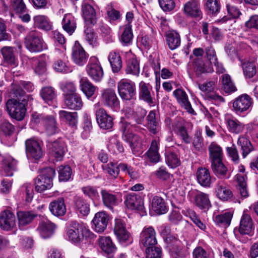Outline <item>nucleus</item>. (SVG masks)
<instances>
[{"instance_id":"f257e3e1","label":"nucleus","mask_w":258,"mask_h":258,"mask_svg":"<svg viewBox=\"0 0 258 258\" xmlns=\"http://www.w3.org/2000/svg\"><path fill=\"white\" fill-rule=\"evenodd\" d=\"M55 175L54 168L48 167L41 170L40 174L34 179L35 188L38 192H42L51 188L52 179Z\"/></svg>"},{"instance_id":"f03ea898","label":"nucleus","mask_w":258,"mask_h":258,"mask_svg":"<svg viewBox=\"0 0 258 258\" xmlns=\"http://www.w3.org/2000/svg\"><path fill=\"white\" fill-rule=\"evenodd\" d=\"M17 99H11L8 100L6 106L10 115L17 120H22L25 115L26 108L25 102L26 99L17 98Z\"/></svg>"},{"instance_id":"7ed1b4c3","label":"nucleus","mask_w":258,"mask_h":258,"mask_svg":"<svg viewBox=\"0 0 258 258\" xmlns=\"http://www.w3.org/2000/svg\"><path fill=\"white\" fill-rule=\"evenodd\" d=\"M24 44L27 49L32 52H38L47 49V45L40 33L36 31H32L28 34Z\"/></svg>"},{"instance_id":"20e7f679","label":"nucleus","mask_w":258,"mask_h":258,"mask_svg":"<svg viewBox=\"0 0 258 258\" xmlns=\"http://www.w3.org/2000/svg\"><path fill=\"white\" fill-rule=\"evenodd\" d=\"M90 231L85 226L79 224L76 221L70 223V228L67 231V236L69 240L75 243L82 241L84 237L89 235Z\"/></svg>"},{"instance_id":"39448f33","label":"nucleus","mask_w":258,"mask_h":258,"mask_svg":"<svg viewBox=\"0 0 258 258\" xmlns=\"http://www.w3.org/2000/svg\"><path fill=\"white\" fill-rule=\"evenodd\" d=\"M117 89L120 97L125 100L134 99L136 94L135 83L127 79H122L117 83Z\"/></svg>"},{"instance_id":"423d86ee","label":"nucleus","mask_w":258,"mask_h":258,"mask_svg":"<svg viewBox=\"0 0 258 258\" xmlns=\"http://www.w3.org/2000/svg\"><path fill=\"white\" fill-rule=\"evenodd\" d=\"M33 119L36 123L41 122L44 126L48 135H52L59 131L56 119L52 115L35 114L33 115Z\"/></svg>"},{"instance_id":"0eeeda50","label":"nucleus","mask_w":258,"mask_h":258,"mask_svg":"<svg viewBox=\"0 0 258 258\" xmlns=\"http://www.w3.org/2000/svg\"><path fill=\"white\" fill-rule=\"evenodd\" d=\"M114 233L120 243H131L133 241L130 232L126 228L124 221L121 219L116 218L114 220Z\"/></svg>"},{"instance_id":"6e6552de","label":"nucleus","mask_w":258,"mask_h":258,"mask_svg":"<svg viewBox=\"0 0 258 258\" xmlns=\"http://www.w3.org/2000/svg\"><path fill=\"white\" fill-rule=\"evenodd\" d=\"M157 243L156 233L152 226H145L140 234V244L146 248L155 246Z\"/></svg>"},{"instance_id":"1a4fd4ad","label":"nucleus","mask_w":258,"mask_h":258,"mask_svg":"<svg viewBox=\"0 0 258 258\" xmlns=\"http://www.w3.org/2000/svg\"><path fill=\"white\" fill-rule=\"evenodd\" d=\"M27 156L29 159L39 160L43 156L40 143L33 139H29L25 142Z\"/></svg>"},{"instance_id":"9d476101","label":"nucleus","mask_w":258,"mask_h":258,"mask_svg":"<svg viewBox=\"0 0 258 258\" xmlns=\"http://www.w3.org/2000/svg\"><path fill=\"white\" fill-rule=\"evenodd\" d=\"M110 216L105 211H100L96 213L92 221L93 230L99 233L103 232L106 229Z\"/></svg>"},{"instance_id":"9b49d317","label":"nucleus","mask_w":258,"mask_h":258,"mask_svg":"<svg viewBox=\"0 0 258 258\" xmlns=\"http://www.w3.org/2000/svg\"><path fill=\"white\" fill-rule=\"evenodd\" d=\"M88 75L94 81H100L103 76V72L98 59L91 57L86 67Z\"/></svg>"},{"instance_id":"f8f14e48","label":"nucleus","mask_w":258,"mask_h":258,"mask_svg":"<svg viewBox=\"0 0 258 258\" xmlns=\"http://www.w3.org/2000/svg\"><path fill=\"white\" fill-rule=\"evenodd\" d=\"M252 99L247 94H242L233 102V108L236 114H239L248 110L252 106Z\"/></svg>"},{"instance_id":"ddd939ff","label":"nucleus","mask_w":258,"mask_h":258,"mask_svg":"<svg viewBox=\"0 0 258 258\" xmlns=\"http://www.w3.org/2000/svg\"><path fill=\"white\" fill-rule=\"evenodd\" d=\"M47 147L52 157L57 161L61 160L65 152V144L61 139L48 142Z\"/></svg>"},{"instance_id":"4468645a","label":"nucleus","mask_w":258,"mask_h":258,"mask_svg":"<svg viewBox=\"0 0 258 258\" xmlns=\"http://www.w3.org/2000/svg\"><path fill=\"white\" fill-rule=\"evenodd\" d=\"M16 225V217L10 210H4L0 213V227L2 229L9 231Z\"/></svg>"},{"instance_id":"2eb2a0df","label":"nucleus","mask_w":258,"mask_h":258,"mask_svg":"<svg viewBox=\"0 0 258 258\" xmlns=\"http://www.w3.org/2000/svg\"><path fill=\"white\" fill-rule=\"evenodd\" d=\"M101 100L106 106L116 109L119 106V101L114 90L106 89L102 91Z\"/></svg>"},{"instance_id":"dca6fc26","label":"nucleus","mask_w":258,"mask_h":258,"mask_svg":"<svg viewBox=\"0 0 258 258\" xmlns=\"http://www.w3.org/2000/svg\"><path fill=\"white\" fill-rule=\"evenodd\" d=\"M254 226L251 216L245 211L241 216L239 232L241 234L251 236L254 232Z\"/></svg>"},{"instance_id":"f3484780","label":"nucleus","mask_w":258,"mask_h":258,"mask_svg":"<svg viewBox=\"0 0 258 258\" xmlns=\"http://www.w3.org/2000/svg\"><path fill=\"white\" fill-rule=\"evenodd\" d=\"M89 55L82 46L76 42L72 49V57L73 62L78 66H83L87 61Z\"/></svg>"},{"instance_id":"a211bd4d","label":"nucleus","mask_w":258,"mask_h":258,"mask_svg":"<svg viewBox=\"0 0 258 258\" xmlns=\"http://www.w3.org/2000/svg\"><path fill=\"white\" fill-rule=\"evenodd\" d=\"M120 130L122 132V138L124 141L127 143L132 144V140L137 135L132 133L135 131H138L139 127L136 125L131 124L124 119H121L119 122Z\"/></svg>"},{"instance_id":"6ab92c4d","label":"nucleus","mask_w":258,"mask_h":258,"mask_svg":"<svg viewBox=\"0 0 258 258\" xmlns=\"http://www.w3.org/2000/svg\"><path fill=\"white\" fill-rule=\"evenodd\" d=\"M124 204L131 210L143 211L144 209L143 199L140 196L135 194L127 195L124 200Z\"/></svg>"},{"instance_id":"aec40b11","label":"nucleus","mask_w":258,"mask_h":258,"mask_svg":"<svg viewBox=\"0 0 258 258\" xmlns=\"http://www.w3.org/2000/svg\"><path fill=\"white\" fill-rule=\"evenodd\" d=\"M34 89V86L30 82L21 81L18 83L13 84V91L14 96L16 98H24L28 99V96L25 95V90L28 92H31Z\"/></svg>"},{"instance_id":"412c9836","label":"nucleus","mask_w":258,"mask_h":258,"mask_svg":"<svg viewBox=\"0 0 258 258\" xmlns=\"http://www.w3.org/2000/svg\"><path fill=\"white\" fill-rule=\"evenodd\" d=\"M96 120L99 126L104 130L111 128L113 125L112 117L107 113L103 108H99L96 111Z\"/></svg>"},{"instance_id":"4be33fe9","label":"nucleus","mask_w":258,"mask_h":258,"mask_svg":"<svg viewBox=\"0 0 258 258\" xmlns=\"http://www.w3.org/2000/svg\"><path fill=\"white\" fill-rule=\"evenodd\" d=\"M173 95L176 98L178 103L184 108L189 113L195 115V111L188 99V96L185 91L180 89H177L173 92Z\"/></svg>"},{"instance_id":"5701e85b","label":"nucleus","mask_w":258,"mask_h":258,"mask_svg":"<svg viewBox=\"0 0 258 258\" xmlns=\"http://www.w3.org/2000/svg\"><path fill=\"white\" fill-rule=\"evenodd\" d=\"M183 11L185 14L192 17L199 18L202 17L200 3L197 0H189L186 2L184 5Z\"/></svg>"},{"instance_id":"b1692460","label":"nucleus","mask_w":258,"mask_h":258,"mask_svg":"<svg viewBox=\"0 0 258 258\" xmlns=\"http://www.w3.org/2000/svg\"><path fill=\"white\" fill-rule=\"evenodd\" d=\"M139 92L140 99L147 102L149 104L153 103L152 87L149 83L141 81L139 83Z\"/></svg>"},{"instance_id":"393cba45","label":"nucleus","mask_w":258,"mask_h":258,"mask_svg":"<svg viewBox=\"0 0 258 258\" xmlns=\"http://www.w3.org/2000/svg\"><path fill=\"white\" fill-rule=\"evenodd\" d=\"M55 228V224L50 221L46 220L41 221L39 223L37 230L42 238L46 239L50 237L53 235Z\"/></svg>"},{"instance_id":"a878e982","label":"nucleus","mask_w":258,"mask_h":258,"mask_svg":"<svg viewBox=\"0 0 258 258\" xmlns=\"http://www.w3.org/2000/svg\"><path fill=\"white\" fill-rule=\"evenodd\" d=\"M82 13L86 25H94L97 22L96 12L93 7L87 3L82 5Z\"/></svg>"},{"instance_id":"bb28decb","label":"nucleus","mask_w":258,"mask_h":258,"mask_svg":"<svg viewBox=\"0 0 258 258\" xmlns=\"http://www.w3.org/2000/svg\"><path fill=\"white\" fill-rule=\"evenodd\" d=\"M51 213L55 216H63L66 213V206L64 199L59 198L51 202L49 206Z\"/></svg>"},{"instance_id":"cd10ccee","label":"nucleus","mask_w":258,"mask_h":258,"mask_svg":"<svg viewBox=\"0 0 258 258\" xmlns=\"http://www.w3.org/2000/svg\"><path fill=\"white\" fill-rule=\"evenodd\" d=\"M101 195L104 206L109 210L113 211L114 207L118 204L116 195L106 189L101 190Z\"/></svg>"},{"instance_id":"c85d7f7f","label":"nucleus","mask_w":258,"mask_h":258,"mask_svg":"<svg viewBox=\"0 0 258 258\" xmlns=\"http://www.w3.org/2000/svg\"><path fill=\"white\" fill-rule=\"evenodd\" d=\"M196 73L198 75L203 73H211L214 71L213 65L208 61H205L201 58H196L193 61Z\"/></svg>"},{"instance_id":"c756f323","label":"nucleus","mask_w":258,"mask_h":258,"mask_svg":"<svg viewBox=\"0 0 258 258\" xmlns=\"http://www.w3.org/2000/svg\"><path fill=\"white\" fill-rule=\"evenodd\" d=\"M196 176L198 182L203 187H209L212 183V177L209 170L205 168H199Z\"/></svg>"},{"instance_id":"7c9ffc66","label":"nucleus","mask_w":258,"mask_h":258,"mask_svg":"<svg viewBox=\"0 0 258 258\" xmlns=\"http://www.w3.org/2000/svg\"><path fill=\"white\" fill-rule=\"evenodd\" d=\"M74 207L77 212L82 216H87L90 213V205L84 198L76 196L74 198Z\"/></svg>"},{"instance_id":"2f4dec72","label":"nucleus","mask_w":258,"mask_h":258,"mask_svg":"<svg viewBox=\"0 0 258 258\" xmlns=\"http://www.w3.org/2000/svg\"><path fill=\"white\" fill-rule=\"evenodd\" d=\"M173 130L175 133L180 137L183 142L186 144L190 143L191 138L188 134L187 130L182 123L181 119H177L174 121L172 125Z\"/></svg>"},{"instance_id":"473e14b6","label":"nucleus","mask_w":258,"mask_h":258,"mask_svg":"<svg viewBox=\"0 0 258 258\" xmlns=\"http://www.w3.org/2000/svg\"><path fill=\"white\" fill-rule=\"evenodd\" d=\"M165 37L167 44L170 50H175L180 45V36L176 31L172 30L167 31Z\"/></svg>"},{"instance_id":"72a5a7b5","label":"nucleus","mask_w":258,"mask_h":258,"mask_svg":"<svg viewBox=\"0 0 258 258\" xmlns=\"http://www.w3.org/2000/svg\"><path fill=\"white\" fill-rule=\"evenodd\" d=\"M64 100L65 105L70 109L80 110L83 106L81 97L78 93L65 97Z\"/></svg>"},{"instance_id":"f704fd0d","label":"nucleus","mask_w":258,"mask_h":258,"mask_svg":"<svg viewBox=\"0 0 258 258\" xmlns=\"http://www.w3.org/2000/svg\"><path fill=\"white\" fill-rule=\"evenodd\" d=\"M211 169L214 174L218 178H228V169L222 162V160L211 162Z\"/></svg>"},{"instance_id":"c9c22d12","label":"nucleus","mask_w":258,"mask_h":258,"mask_svg":"<svg viewBox=\"0 0 258 258\" xmlns=\"http://www.w3.org/2000/svg\"><path fill=\"white\" fill-rule=\"evenodd\" d=\"M194 202L195 204L201 209L207 210L211 206L209 195L201 191L195 194Z\"/></svg>"},{"instance_id":"e433bc0d","label":"nucleus","mask_w":258,"mask_h":258,"mask_svg":"<svg viewBox=\"0 0 258 258\" xmlns=\"http://www.w3.org/2000/svg\"><path fill=\"white\" fill-rule=\"evenodd\" d=\"M60 119L72 126H76L78 123V113L76 112H69L65 110L59 111Z\"/></svg>"},{"instance_id":"4c0bfd02","label":"nucleus","mask_w":258,"mask_h":258,"mask_svg":"<svg viewBox=\"0 0 258 258\" xmlns=\"http://www.w3.org/2000/svg\"><path fill=\"white\" fill-rule=\"evenodd\" d=\"M216 192L217 197L223 201H227L232 196L231 191L227 186L226 184L222 181H219L217 182Z\"/></svg>"},{"instance_id":"58836bf2","label":"nucleus","mask_w":258,"mask_h":258,"mask_svg":"<svg viewBox=\"0 0 258 258\" xmlns=\"http://www.w3.org/2000/svg\"><path fill=\"white\" fill-rule=\"evenodd\" d=\"M210 162L222 160L223 153L222 148L215 142H212L208 147Z\"/></svg>"},{"instance_id":"ea45409f","label":"nucleus","mask_w":258,"mask_h":258,"mask_svg":"<svg viewBox=\"0 0 258 258\" xmlns=\"http://www.w3.org/2000/svg\"><path fill=\"white\" fill-rule=\"evenodd\" d=\"M151 205L152 210L158 214H164L168 211L164 200L160 197H154Z\"/></svg>"},{"instance_id":"a19ab883","label":"nucleus","mask_w":258,"mask_h":258,"mask_svg":"<svg viewBox=\"0 0 258 258\" xmlns=\"http://www.w3.org/2000/svg\"><path fill=\"white\" fill-rule=\"evenodd\" d=\"M108 59L111 65L113 72H118L122 68V60L118 52L114 51L110 52L108 56Z\"/></svg>"},{"instance_id":"79ce46f5","label":"nucleus","mask_w":258,"mask_h":258,"mask_svg":"<svg viewBox=\"0 0 258 258\" xmlns=\"http://www.w3.org/2000/svg\"><path fill=\"white\" fill-rule=\"evenodd\" d=\"M40 95L44 102L48 105H51L55 100L56 97L55 89L50 86L42 88L40 92Z\"/></svg>"},{"instance_id":"37998d69","label":"nucleus","mask_w":258,"mask_h":258,"mask_svg":"<svg viewBox=\"0 0 258 258\" xmlns=\"http://www.w3.org/2000/svg\"><path fill=\"white\" fill-rule=\"evenodd\" d=\"M63 30L69 35H72L76 28V23L74 17L70 14H66L62 21Z\"/></svg>"},{"instance_id":"c03bdc74","label":"nucleus","mask_w":258,"mask_h":258,"mask_svg":"<svg viewBox=\"0 0 258 258\" xmlns=\"http://www.w3.org/2000/svg\"><path fill=\"white\" fill-rule=\"evenodd\" d=\"M2 54L3 56L5 61L12 67L17 65L18 62L16 58L13 47L5 46L1 49Z\"/></svg>"},{"instance_id":"a18cd8bd","label":"nucleus","mask_w":258,"mask_h":258,"mask_svg":"<svg viewBox=\"0 0 258 258\" xmlns=\"http://www.w3.org/2000/svg\"><path fill=\"white\" fill-rule=\"evenodd\" d=\"M226 121L230 133L238 134L242 133L244 128V124L236 118H227Z\"/></svg>"},{"instance_id":"49530a36","label":"nucleus","mask_w":258,"mask_h":258,"mask_svg":"<svg viewBox=\"0 0 258 258\" xmlns=\"http://www.w3.org/2000/svg\"><path fill=\"white\" fill-rule=\"evenodd\" d=\"M3 169L6 172V176H11L13 175V171L15 169L17 162L10 155H6L3 159Z\"/></svg>"},{"instance_id":"de8ad7c7","label":"nucleus","mask_w":258,"mask_h":258,"mask_svg":"<svg viewBox=\"0 0 258 258\" xmlns=\"http://www.w3.org/2000/svg\"><path fill=\"white\" fill-rule=\"evenodd\" d=\"M80 83L81 90L88 98H90L94 94L97 87L94 86L87 78H81Z\"/></svg>"},{"instance_id":"09e8293b","label":"nucleus","mask_w":258,"mask_h":258,"mask_svg":"<svg viewBox=\"0 0 258 258\" xmlns=\"http://www.w3.org/2000/svg\"><path fill=\"white\" fill-rule=\"evenodd\" d=\"M99 244L102 250L107 253L115 251L116 247L109 236H100L98 239Z\"/></svg>"},{"instance_id":"8fccbe9b","label":"nucleus","mask_w":258,"mask_h":258,"mask_svg":"<svg viewBox=\"0 0 258 258\" xmlns=\"http://www.w3.org/2000/svg\"><path fill=\"white\" fill-rule=\"evenodd\" d=\"M237 145L241 147L242 155L243 158H245L253 150V147L250 142L244 136H241L238 138Z\"/></svg>"},{"instance_id":"3c124183","label":"nucleus","mask_w":258,"mask_h":258,"mask_svg":"<svg viewBox=\"0 0 258 258\" xmlns=\"http://www.w3.org/2000/svg\"><path fill=\"white\" fill-rule=\"evenodd\" d=\"M220 8L219 0H207L204 4L205 10L209 15H217L220 12Z\"/></svg>"},{"instance_id":"603ef678","label":"nucleus","mask_w":258,"mask_h":258,"mask_svg":"<svg viewBox=\"0 0 258 258\" xmlns=\"http://www.w3.org/2000/svg\"><path fill=\"white\" fill-rule=\"evenodd\" d=\"M158 150L159 143L156 140L152 141L151 147L147 152V155L150 162L156 163L159 161L160 156Z\"/></svg>"},{"instance_id":"864d4df0","label":"nucleus","mask_w":258,"mask_h":258,"mask_svg":"<svg viewBox=\"0 0 258 258\" xmlns=\"http://www.w3.org/2000/svg\"><path fill=\"white\" fill-rule=\"evenodd\" d=\"M33 21L34 26L39 29L48 31L51 28L48 18L44 15L35 16L33 18Z\"/></svg>"},{"instance_id":"5fc2aeb1","label":"nucleus","mask_w":258,"mask_h":258,"mask_svg":"<svg viewBox=\"0 0 258 258\" xmlns=\"http://www.w3.org/2000/svg\"><path fill=\"white\" fill-rule=\"evenodd\" d=\"M147 127L151 133L157 134L159 131L158 121L156 119V114L154 111H151L147 117Z\"/></svg>"},{"instance_id":"6e6d98bb","label":"nucleus","mask_w":258,"mask_h":258,"mask_svg":"<svg viewBox=\"0 0 258 258\" xmlns=\"http://www.w3.org/2000/svg\"><path fill=\"white\" fill-rule=\"evenodd\" d=\"M19 226H24L30 223L35 215L31 212L20 211L17 213Z\"/></svg>"},{"instance_id":"4d7b16f0","label":"nucleus","mask_w":258,"mask_h":258,"mask_svg":"<svg viewBox=\"0 0 258 258\" xmlns=\"http://www.w3.org/2000/svg\"><path fill=\"white\" fill-rule=\"evenodd\" d=\"M59 86L63 93L64 98L72 94H76L77 88L74 83L71 81H62L60 83Z\"/></svg>"},{"instance_id":"13d9d810","label":"nucleus","mask_w":258,"mask_h":258,"mask_svg":"<svg viewBox=\"0 0 258 258\" xmlns=\"http://www.w3.org/2000/svg\"><path fill=\"white\" fill-rule=\"evenodd\" d=\"M244 75L248 78H251L256 75L257 70L254 62L249 61H241Z\"/></svg>"},{"instance_id":"bf43d9fd","label":"nucleus","mask_w":258,"mask_h":258,"mask_svg":"<svg viewBox=\"0 0 258 258\" xmlns=\"http://www.w3.org/2000/svg\"><path fill=\"white\" fill-rule=\"evenodd\" d=\"M58 179L60 181H67L71 177L72 170L69 166L61 165L57 169Z\"/></svg>"},{"instance_id":"052dcab7","label":"nucleus","mask_w":258,"mask_h":258,"mask_svg":"<svg viewBox=\"0 0 258 258\" xmlns=\"http://www.w3.org/2000/svg\"><path fill=\"white\" fill-rule=\"evenodd\" d=\"M84 39L85 41L92 47L97 45V35L93 30L87 27L84 30Z\"/></svg>"},{"instance_id":"680f3d73","label":"nucleus","mask_w":258,"mask_h":258,"mask_svg":"<svg viewBox=\"0 0 258 258\" xmlns=\"http://www.w3.org/2000/svg\"><path fill=\"white\" fill-rule=\"evenodd\" d=\"M125 72L127 74L138 76L140 73V67L136 59H130L127 63Z\"/></svg>"},{"instance_id":"e2e57ef3","label":"nucleus","mask_w":258,"mask_h":258,"mask_svg":"<svg viewBox=\"0 0 258 258\" xmlns=\"http://www.w3.org/2000/svg\"><path fill=\"white\" fill-rule=\"evenodd\" d=\"M166 163L171 168H175L180 165L178 155L174 152H169L165 155Z\"/></svg>"},{"instance_id":"0e129e2a","label":"nucleus","mask_w":258,"mask_h":258,"mask_svg":"<svg viewBox=\"0 0 258 258\" xmlns=\"http://www.w3.org/2000/svg\"><path fill=\"white\" fill-rule=\"evenodd\" d=\"M232 217V215L229 212H227L223 214L217 215L214 219V221L218 225L227 227L230 224Z\"/></svg>"},{"instance_id":"69168bd1","label":"nucleus","mask_w":258,"mask_h":258,"mask_svg":"<svg viewBox=\"0 0 258 258\" xmlns=\"http://www.w3.org/2000/svg\"><path fill=\"white\" fill-rule=\"evenodd\" d=\"M222 83L223 88L226 93H231L236 90V87L231 81L229 75L225 74L222 76Z\"/></svg>"},{"instance_id":"338daca9","label":"nucleus","mask_w":258,"mask_h":258,"mask_svg":"<svg viewBox=\"0 0 258 258\" xmlns=\"http://www.w3.org/2000/svg\"><path fill=\"white\" fill-rule=\"evenodd\" d=\"M133 37L131 25H126L121 36L120 41L123 45H127L131 43Z\"/></svg>"},{"instance_id":"774afa93","label":"nucleus","mask_w":258,"mask_h":258,"mask_svg":"<svg viewBox=\"0 0 258 258\" xmlns=\"http://www.w3.org/2000/svg\"><path fill=\"white\" fill-rule=\"evenodd\" d=\"M53 67L54 70L60 73H68L71 72V68L61 59H57L54 61Z\"/></svg>"}]
</instances>
